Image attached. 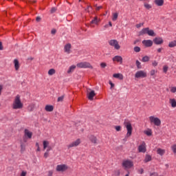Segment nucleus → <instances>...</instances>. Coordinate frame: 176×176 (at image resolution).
<instances>
[{"mask_svg":"<svg viewBox=\"0 0 176 176\" xmlns=\"http://www.w3.org/2000/svg\"><path fill=\"white\" fill-rule=\"evenodd\" d=\"M124 127H126L127 133L126 134V138L131 137L133 133V126H131V122L129 120H124L123 123Z\"/></svg>","mask_w":176,"mask_h":176,"instance_id":"f257e3e1","label":"nucleus"},{"mask_svg":"<svg viewBox=\"0 0 176 176\" xmlns=\"http://www.w3.org/2000/svg\"><path fill=\"white\" fill-rule=\"evenodd\" d=\"M23 107V104L21 102V99L20 98V95H17L12 104V108L13 109H22Z\"/></svg>","mask_w":176,"mask_h":176,"instance_id":"f03ea898","label":"nucleus"},{"mask_svg":"<svg viewBox=\"0 0 176 176\" xmlns=\"http://www.w3.org/2000/svg\"><path fill=\"white\" fill-rule=\"evenodd\" d=\"M148 119L150 120L151 124H154V126H157V127L162 124V120H160V119L157 117L151 116L148 118Z\"/></svg>","mask_w":176,"mask_h":176,"instance_id":"7ed1b4c3","label":"nucleus"},{"mask_svg":"<svg viewBox=\"0 0 176 176\" xmlns=\"http://www.w3.org/2000/svg\"><path fill=\"white\" fill-rule=\"evenodd\" d=\"M147 76L146 72L144 70H139L135 74V78L136 79H143L144 78H146Z\"/></svg>","mask_w":176,"mask_h":176,"instance_id":"20e7f679","label":"nucleus"},{"mask_svg":"<svg viewBox=\"0 0 176 176\" xmlns=\"http://www.w3.org/2000/svg\"><path fill=\"white\" fill-rule=\"evenodd\" d=\"M78 68H90L93 69V66L88 62H81L76 65Z\"/></svg>","mask_w":176,"mask_h":176,"instance_id":"39448f33","label":"nucleus"},{"mask_svg":"<svg viewBox=\"0 0 176 176\" xmlns=\"http://www.w3.org/2000/svg\"><path fill=\"white\" fill-rule=\"evenodd\" d=\"M133 166H134V164L130 160H126L122 162V167L125 168H131Z\"/></svg>","mask_w":176,"mask_h":176,"instance_id":"423d86ee","label":"nucleus"},{"mask_svg":"<svg viewBox=\"0 0 176 176\" xmlns=\"http://www.w3.org/2000/svg\"><path fill=\"white\" fill-rule=\"evenodd\" d=\"M56 170L59 173H64V171H67V170H68V166L65 164H59L56 166Z\"/></svg>","mask_w":176,"mask_h":176,"instance_id":"0eeeda50","label":"nucleus"},{"mask_svg":"<svg viewBox=\"0 0 176 176\" xmlns=\"http://www.w3.org/2000/svg\"><path fill=\"white\" fill-rule=\"evenodd\" d=\"M109 44L110 46H113L116 50H119V49H120V45H119V42H118L117 40H110Z\"/></svg>","mask_w":176,"mask_h":176,"instance_id":"6e6552de","label":"nucleus"},{"mask_svg":"<svg viewBox=\"0 0 176 176\" xmlns=\"http://www.w3.org/2000/svg\"><path fill=\"white\" fill-rule=\"evenodd\" d=\"M80 139H77L76 141L72 142V143H70L68 146L67 148L68 149L71 148H75L76 146H79V145H80Z\"/></svg>","mask_w":176,"mask_h":176,"instance_id":"1a4fd4ad","label":"nucleus"},{"mask_svg":"<svg viewBox=\"0 0 176 176\" xmlns=\"http://www.w3.org/2000/svg\"><path fill=\"white\" fill-rule=\"evenodd\" d=\"M89 89H87V96L88 98V100H90V101H93V100H94V96H96V92L92 90L91 91H89Z\"/></svg>","mask_w":176,"mask_h":176,"instance_id":"9d476101","label":"nucleus"},{"mask_svg":"<svg viewBox=\"0 0 176 176\" xmlns=\"http://www.w3.org/2000/svg\"><path fill=\"white\" fill-rule=\"evenodd\" d=\"M138 151L142 153H145V152H146V144H145L144 142H143L142 144L139 146Z\"/></svg>","mask_w":176,"mask_h":176,"instance_id":"9b49d317","label":"nucleus"},{"mask_svg":"<svg viewBox=\"0 0 176 176\" xmlns=\"http://www.w3.org/2000/svg\"><path fill=\"white\" fill-rule=\"evenodd\" d=\"M142 43L146 47H151L153 45V41L152 40H144L142 41Z\"/></svg>","mask_w":176,"mask_h":176,"instance_id":"f8f14e48","label":"nucleus"},{"mask_svg":"<svg viewBox=\"0 0 176 176\" xmlns=\"http://www.w3.org/2000/svg\"><path fill=\"white\" fill-rule=\"evenodd\" d=\"M71 47H72V45L70 43L66 44L64 47L65 53L69 54V53H71Z\"/></svg>","mask_w":176,"mask_h":176,"instance_id":"ddd939ff","label":"nucleus"},{"mask_svg":"<svg viewBox=\"0 0 176 176\" xmlns=\"http://www.w3.org/2000/svg\"><path fill=\"white\" fill-rule=\"evenodd\" d=\"M113 61H116L117 63H120V64H122L123 58L121 56H116L113 58Z\"/></svg>","mask_w":176,"mask_h":176,"instance_id":"4468645a","label":"nucleus"},{"mask_svg":"<svg viewBox=\"0 0 176 176\" xmlns=\"http://www.w3.org/2000/svg\"><path fill=\"white\" fill-rule=\"evenodd\" d=\"M88 138L92 144H97V141H98L97 140V137H96L93 135H90L88 136Z\"/></svg>","mask_w":176,"mask_h":176,"instance_id":"2eb2a0df","label":"nucleus"},{"mask_svg":"<svg viewBox=\"0 0 176 176\" xmlns=\"http://www.w3.org/2000/svg\"><path fill=\"white\" fill-rule=\"evenodd\" d=\"M153 42L155 43V45H162V43H163V38L160 37H156L153 39Z\"/></svg>","mask_w":176,"mask_h":176,"instance_id":"dca6fc26","label":"nucleus"},{"mask_svg":"<svg viewBox=\"0 0 176 176\" xmlns=\"http://www.w3.org/2000/svg\"><path fill=\"white\" fill-rule=\"evenodd\" d=\"M24 134L25 137H28V138H32V132L30 131L28 129H25L24 130Z\"/></svg>","mask_w":176,"mask_h":176,"instance_id":"f3484780","label":"nucleus"},{"mask_svg":"<svg viewBox=\"0 0 176 176\" xmlns=\"http://www.w3.org/2000/svg\"><path fill=\"white\" fill-rule=\"evenodd\" d=\"M169 104L171 105L172 108H176V100L175 98H170Z\"/></svg>","mask_w":176,"mask_h":176,"instance_id":"a211bd4d","label":"nucleus"},{"mask_svg":"<svg viewBox=\"0 0 176 176\" xmlns=\"http://www.w3.org/2000/svg\"><path fill=\"white\" fill-rule=\"evenodd\" d=\"M149 31V28H143L140 32L139 35H145V34H148V32Z\"/></svg>","mask_w":176,"mask_h":176,"instance_id":"6ab92c4d","label":"nucleus"},{"mask_svg":"<svg viewBox=\"0 0 176 176\" xmlns=\"http://www.w3.org/2000/svg\"><path fill=\"white\" fill-rule=\"evenodd\" d=\"M154 3L157 6H163L164 5V0H155Z\"/></svg>","mask_w":176,"mask_h":176,"instance_id":"aec40b11","label":"nucleus"},{"mask_svg":"<svg viewBox=\"0 0 176 176\" xmlns=\"http://www.w3.org/2000/svg\"><path fill=\"white\" fill-rule=\"evenodd\" d=\"M45 109L47 112H53L54 107L52 105L47 104L45 106Z\"/></svg>","mask_w":176,"mask_h":176,"instance_id":"412c9836","label":"nucleus"},{"mask_svg":"<svg viewBox=\"0 0 176 176\" xmlns=\"http://www.w3.org/2000/svg\"><path fill=\"white\" fill-rule=\"evenodd\" d=\"M113 78H116V79H120V80H123V74H114L113 75Z\"/></svg>","mask_w":176,"mask_h":176,"instance_id":"4be33fe9","label":"nucleus"},{"mask_svg":"<svg viewBox=\"0 0 176 176\" xmlns=\"http://www.w3.org/2000/svg\"><path fill=\"white\" fill-rule=\"evenodd\" d=\"M14 64L16 71H19V69L20 68V64L19 63V60L17 59H14Z\"/></svg>","mask_w":176,"mask_h":176,"instance_id":"5701e85b","label":"nucleus"},{"mask_svg":"<svg viewBox=\"0 0 176 176\" xmlns=\"http://www.w3.org/2000/svg\"><path fill=\"white\" fill-rule=\"evenodd\" d=\"M151 161H152V156L146 154L144 160V163H148V162H151Z\"/></svg>","mask_w":176,"mask_h":176,"instance_id":"b1692460","label":"nucleus"},{"mask_svg":"<svg viewBox=\"0 0 176 176\" xmlns=\"http://www.w3.org/2000/svg\"><path fill=\"white\" fill-rule=\"evenodd\" d=\"M157 153L158 155H160V156H163V155H164V153H166V151L164 149L157 148Z\"/></svg>","mask_w":176,"mask_h":176,"instance_id":"393cba45","label":"nucleus"},{"mask_svg":"<svg viewBox=\"0 0 176 176\" xmlns=\"http://www.w3.org/2000/svg\"><path fill=\"white\" fill-rule=\"evenodd\" d=\"M34 109H35V104H31L28 107V111L29 112H32V111H34Z\"/></svg>","mask_w":176,"mask_h":176,"instance_id":"a878e982","label":"nucleus"},{"mask_svg":"<svg viewBox=\"0 0 176 176\" xmlns=\"http://www.w3.org/2000/svg\"><path fill=\"white\" fill-rule=\"evenodd\" d=\"M100 23V19H98V17L96 16L94 19L91 21V24H98Z\"/></svg>","mask_w":176,"mask_h":176,"instance_id":"bb28decb","label":"nucleus"},{"mask_svg":"<svg viewBox=\"0 0 176 176\" xmlns=\"http://www.w3.org/2000/svg\"><path fill=\"white\" fill-rule=\"evenodd\" d=\"M144 134H146V135L151 137V135H152V129H148L146 131H144Z\"/></svg>","mask_w":176,"mask_h":176,"instance_id":"cd10ccee","label":"nucleus"},{"mask_svg":"<svg viewBox=\"0 0 176 176\" xmlns=\"http://www.w3.org/2000/svg\"><path fill=\"white\" fill-rule=\"evenodd\" d=\"M50 144V143L49 142V141L44 140L43 142V149H46V148H47Z\"/></svg>","mask_w":176,"mask_h":176,"instance_id":"c85d7f7f","label":"nucleus"},{"mask_svg":"<svg viewBox=\"0 0 176 176\" xmlns=\"http://www.w3.org/2000/svg\"><path fill=\"white\" fill-rule=\"evenodd\" d=\"M76 68V65H72L69 67V69L67 70V74H71V72H74V70Z\"/></svg>","mask_w":176,"mask_h":176,"instance_id":"c756f323","label":"nucleus"},{"mask_svg":"<svg viewBox=\"0 0 176 176\" xmlns=\"http://www.w3.org/2000/svg\"><path fill=\"white\" fill-rule=\"evenodd\" d=\"M147 35H148L149 36H156V34H155V32L153 30H149V29H148Z\"/></svg>","mask_w":176,"mask_h":176,"instance_id":"7c9ffc66","label":"nucleus"},{"mask_svg":"<svg viewBox=\"0 0 176 176\" xmlns=\"http://www.w3.org/2000/svg\"><path fill=\"white\" fill-rule=\"evenodd\" d=\"M118 16H119V14L118 12L113 13L112 21H116L118 20Z\"/></svg>","mask_w":176,"mask_h":176,"instance_id":"2f4dec72","label":"nucleus"},{"mask_svg":"<svg viewBox=\"0 0 176 176\" xmlns=\"http://www.w3.org/2000/svg\"><path fill=\"white\" fill-rule=\"evenodd\" d=\"M176 46V41H170L168 43V47H175Z\"/></svg>","mask_w":176,"mask_h":176,"instance_id":"473e14b6","label":"nucleus"},{"mask_svg":"<svg viewBox=\"0 0 176 176\" xmlns=\"http://www.w3.org/2000/svg\"><path fill=\"white\" fill-rule=\"evenodd\" d=\"M54 74H56V69H50L48 71V75H50V76H52V75H54Z\"/></svg>","mask_w":176,"mask_h":176,"instance_id":"72a5a7b5","label":"nucleus"},{"mask_svg":"<svg viewBox=\"0 0 176 176\" xmlns=\"http://www.w3.org/2000/svg\"><path fill=\"white\" fill-rule=\"evenodd\" d=\"M142 63H148L149 61V56H145L142 58Z\"/></svg>","mask_w":176,"mask_h":176,"instance_id":"f704fd0d","label":"nucleus"},{"mask_svg":"<svg viewBox=\"0 0 176 176\" xmlns=\"http://www.w3.org/2000/svg\"><path fill=\"white\" fill-rule=\"evenodd\" d=\"M113 175H115V176H119V175H120V170H113Z\"/></svg>","mask_w":176,"mask_h":176,"instance_id":"c9c22d12","label":"nucleus"},{"mask_svg":"<svg viewBox=\"0 0 176 176\" xmlns=\"http://www.w3.org/2000/svg\"><path fill=\"white\" fill-rule=\"evenodd\" d=\"M135 64H136L137 68L138 69H141V68H142V66H141V62L140 61L136 60Z\"/></svg>","mask_w":176,"mask_h":176,"instance_id":"e433bc0d","label":"nucleus"},{"mask_svg":"<svg viewBox=\"0 0 176 176\" xmlns=\"http://www.w3.org/2000/svg\"><path fill=\"white\" fill-rule=\"evenodd\" d=\"M133 50L135 52V53H140L141 52V48L138 46H136L134 47Z\"/></svg>","mask_w":176,"mask_h":176,"instance_id":"4c0bfd02","label":"nucleus"},{"mask_svg":"<svg viewBox=\"0 0 176 176\" xmlns=\"http://www.w3.org/2000/svg\"><path fill=\"white\" fill-rule=\"evenodd\" d=\"M168 71V66L164 65L163 67V72H164V74H167Z\"/></svg>","mask_w":176,"mask_h":176,"instance_id":"58836bf2","label":"nucleus"},{"mask_svg":"<svg viewBox=\"0 0 176 176\" xmlns=\"http://www.w3.org/2000/svg\"><path fill=\"white\" fill-rule=\"evenodd\" d=\"M25 151V145L21 144V153H23Z\"/></svg>","mask_w":176,"mask_h":176,"instance_id":"ea45409f","label":"nucleus"},{"mask_svg":"<svg viewBox=\"0 0 176 176\" xmlns=\"http://www.w3.org/2000/svg\"><path fill=\"white\" fill-rule=\"evenodd\" d=\"M171 149H172L173 153H175V155H176V144H174L173 146H172Z\"/></svg>","mask_w":176,"mask_h":176,"instance_id":"a19ab883","label":"nucleus"},{"mask_svg":"<svg viewBox=\"0 0 176 176\" xmlns=\"http://www.w3.org/2000/svg\"><path fill=\"white\" fill-rule=\"evenodd\" d=\"M144 8H146V9H152V6L148 3H144Z\"/></svg>","mask_w":176,"mask_h":176,"instance_id":"79ce46f5","label":"nucleus"},{"mask_svg":"<svg viewBox=\"0 0 176 176\" xmlns=\"http://www.w3.org/2000/svg\"><path fill=\"white\" fill-rule=\"evenodd\" d=\"M64 100V96L58 98V102H63Z\"/></svg>","mask_w":176,"mask_h":176,"instance_id":"37998d69","label":"nucleus"},{"mask_svg":"<svg viewBox=\"0 0 176 176\" xmlns=\"http://www.w3.org/2000/svg\"><path fill=\"white\" fill-rule=\"evenodd\" d=\"M88 13H90L91 10H93V8L91 6H88L87 8L85 10Z\"/></svg>","mask_w":176,"mask_h":176,"instance_id":"c03bdc74","label":"nucleus"},{"mask_svg":"<svg viewBox=\"0 0 176 176\" xmlns=\"http://www.w3.org/2000/svg\"><path fill=\"white\" fill-rule=\"evenodd\" d=\"M170 92L171 93H176V87H172L170 88Z\"/></svg>","mask_w":176,"mask_h":176,"instance_id":"a18cd8bd","label":"nucleus"},{"mask_svg":"<svg viewBox=\"0 0 176 176\" xmlns=\"http://www.w3.org/2000/svg\"><path fill=\"white\" fill-rule=\"evenodd\" d=\"M144 26V23H140L136 25V28H141V27Z\"/></svg>","mask_w":176,"mask_h":176,"instance_id":"49530a36","label":"nucleus"},{"mask_svg":"<svg viewBox=\"0 0 176 176\" xmlns=\"http://www.w3.org/2000/svg\"><path fill=\"white\" fill-rule=\"evenodd\" d=\"M115 129H116V131H120L122 130V126H115Z\"/></svg>","mask_w":176,"mask_h":176,"instance_id":"de8ad7c7","label":"nucleus"},{"mask_svg":"<svg viewBox=\"0 0 176 176\" xmlns=\"http://www.w3.org/2000/svg\"><path fill=\"white\" fill-rule=\"evenodd\" d=\"M138 174H144V168H140L138 170Z\"/></svg>","mask_w":176,"mask_h":176,"instance_id":"09e8293b","label":"nucleus"},{"mask_svg":"<svg viewBox=\"0 0 176 176\" xmlns=\"http://www.w3.org/2000/svg\"><path fill=\"white\" fill-rule=\"evenodd\" d=\"M155 74H156V71H155V69H152L151 72H150V75L151 76H153V75H155Z\"/></svg>","mask_w":176,"mask_h":176,"instance_id":"8fccbe9b","label":"nucleus"},{"mask_svg":"<svg viewBox=\"0 0 176 176\" xmlns=\"http://www.w3.org/2000/svg\"><path fill=\"white\" fill-rule=\"evenodd\" d=\"M157 61H156V60H154V61H153V63H152V65H153V67H157Z\"/></svg>","mask_w":176,"mask_h":176,"instance_id":"3c124183","label":"nucleus"},{"mask_svg":"<svg viewBox=\"0 0 176 176\" xmlns=\"http://www.w3.org/2000/svg\"><path fill=\"white\" fill-rule=\"evenodd\" d=\"M100 67L102 68H105V67H107V63H100Z\"/></svg>","mask_w":176,"mask_h":176,"instance_id":"603ef678","label":"nucleus"},{"mask_svg":"<svg viewBox=\"0 0 176 176\" xmlns=\"http://www.w3.org/2000/svg\"><path fill=\"white\" fill-rule=\"evenodd\" d=\"M56 32H57V31L56 30V29H52L51 31V34H52V35L56 34Z\"/></svg>","mask_w":176,"mask_h":176,"instance_id":"864d4df0","label":"nucleus"},{"mask_svg":"<svg viewBox=\"0 0 176 176\" xmlns=\"http://www.w3.org/2000/svg\"><path fill=\"white\" fill-rule=\"evenodd\" d=\"M109 83L111 85V89H112V87H115V84H113L112 81H109Z\"/></svg>","mask_w":176,"mask_h":176,"instance_id":"5fc2aeb1","label":"nucleus"},{"mask_svg":"<svg viewBox=\"0 0 176 176\" xmlns=\"http://www.w3.org/2000/svg\"><path fill=\"white\" fill-rule=\"evenodd\" d=\"M2 90H3V85H0V96L2 94Z\"/></svg>","mask_w":176,"mask_h":176,"instance_id":"6e6d98bb","label":"nucleus"},{"mask_svg":"<svg viewBox=\"0 0 176 176\" xmlns=\"http://www.w3.org/2000/svg\"><path fill=\"white\" fill-rule=\"evenodd\" d=\"M49 156V152L46 151L45 153H44V157H45V159Z\"/></svg>","mask_w":176,"mask_h":176,"instance_id":"4d7b16f0","label":"nucleus"},{"mask_svg":"<svg viewBox=\"0 0 176 176\" xmlns=\"http://www.w3.org/2000/svg\"><path fill=\"white\" fill-rule=\"evenodd\" d=\"M47 176H53V171H52V170H50V171L48 172Z\"/></svg>","mask_w":176,"mask_h":176,"instance_id":"13d9d810","label":"nucleus"},{"mask_svg":"<svg viewBox=\"0 0 176 176\" xmlns=\"http://www.w3.org/2000/svg\"><path fill=\"white\" fill-rule=\"evenodd\" d=\"M25 175H27V172L22 171V173H21V176H25Z\"/></svg>","mask_w":176,"mask_h":176,"instance_id":"bf43d9fd","label":"nucleus"},{"mask_svg":"<svg viewBox=\"0 0 176 176\" xmlns=\"http://www.w3.org/2000/svg\"><path fill=\"white\" fill-rule=\"evenodd\" d=\"M57 10L56 9V8H52L51 9V13H54Z\"/></svg>","mask_w":176,"mask_h":176,"instance_id":"052dcab7","label":"nucleus"},{"mask_svg":"<svg viewBox=\"0 0 176 176\" xmlns=\"http://www.w3.org/2000/svg\"><path fill=\"white\" fill-rule=\"evenodd\" d=\"M162 50H163V47L158 48V49L157 50V53H162Z\"/></svg>","mask_w":176,"mask_h":176,"instance_id":"680f3d73","label":"nucleus"},{"mask_svg":"<svg viewBox=\"0 0 176 176\" xmlns=\"http://www.w3.org/2000/svg\"><path fill=\"white\" fill-rule=\"evenodd\" d=\"M47 148V152H50V151H52V146H49Z\"/></svg>","mask_w":176,"mask_h":176,"instance_id":"e2e57ef3","label":"nucleus"},{"mask_svg":"<svg viewBox=\"0 0 176 176\" xmlns=\"http://www.w3.org/2000/svg\"><path fill=\"white\" fill-rule=\"evenodd\" d=\"M0 50H3V45H2V42L0 41Z\"/></svg>","mask_w":176,"mask_h":176,"instance_id":"0e129e2a","label":"nucleus"},{"mask_svg":"<svg viewBox=\"0 0 176 176\" xmlns=\"http://www.w3.org/2000/svg\"><path fill=\"white\" fill-rule=\"evenodd\" d=\"M41 16H37L36 18V21H38V22H39V21H41Z\"/></svg>","mask_w":176,"mask_h":176,"instance_id":"69168bd1","label":"nucleus"},{"mask_svg":"<svg viewBox=\"0 0 176 176\" xmlns=\"http://www.w3.org/2000/svg\"><path fill=\"white\" fill-rule=\"evenodd\" d=\"M100 9H102V6L96 7V10H100Z\"/></svg>","mask_w":176,"mask_h":176,"instance_id":"338daca9","label":"nucleus"},{"mask_svg":"<svg viewBox=\"0 0 176 176\" xmlns=\"http://www.w3.org/2000/svg\"><path fill=\"white\" fill-rule=\"evenodd\" d=\"M151 176H157L156 173H151Z\"/></svg>","mask_w":176,"mask_h":176,"instance_id":"774afa93","label":"nucleus"}]
</instances>
